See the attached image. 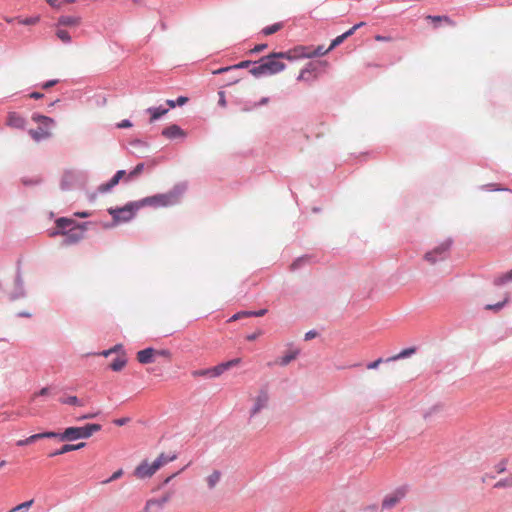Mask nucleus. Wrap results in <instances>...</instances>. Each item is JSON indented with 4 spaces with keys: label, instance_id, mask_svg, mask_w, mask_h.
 I'll return each instance as SVG.
<instances>
[{
    "label": "nucleus",
    "instance_id": "obj_1",
    "mask_svg": "<svg viewBox=\"0 0 512 512\" xmlns=\"http://www.w3.org/2000/svg\"><path fill=\"white\" fill-rule=\"evenodd\" d=\"M286 69V64L279 61L276 52H271L266 56L256 60L255 67L250 68L249 73L259 79L266 76L276 75Z\"/></svg>",
    "mask_w": 512,
    "mask_h": 512
},
{
    "label": "nucleus",
    "instance_id": "obj_2",
    "mask_svg": "<svg viewBox=\"0 0 512 512\" xmlns=\"http://www.w3.org/2000/svg\"><path fill=\"white\" fill-rule=\"evenodd\" d=\"M102 429V426L98 423H88L84 426H70L67 427L63 432H58V439L60 441H76L79 439H88L93 433L98 432Z\"/></svg>",
    "mask_w": 512,
    "mask_h": 512
},
{
    "label": "nucleus",
    "instance_id": "obj_3",
    "mask_svg": "<svg viewBox=\"0 0 512 512\" xmlns=\"http://www.w3.org/2000/svg\"><path fill=\"white\" fill-rule=\"evenodd\" d=\"M33 122L38 123L39 127L30 129L29 135L36 142H41L52 136L50 129L55 126V120L51 117L34 112L31 116Z\"/></svg>",
    "mask_w": 512,
    "mask_h": 512
},
{
    "label": "nucleus",
    "instance_id": "obj_4",
    "mask_svg": "<svg viewBox=\"0 0 512 512\" xmlns=\"http://www.w3.org/2000/svg\"><path fill=\"white\" fill-rule=\"evenodd\" d=\"M187 185L184 182L177 183L166 193L155 194V208L170 207L178 204L185 193Z\"/></svg>",
    "mask_w": 512,
    "mask_h": 512
},
{
    "label": "nucleus",
    "instance_id": "obj_5",
    "mask_svg": "<svg viewBox=\"0 0 512 512\" xmlns=\"http://www.w3.org/2000/svg\"><path fill=\"white\" fill-rule=\"evenodd\" d=\"M138 212L134 201L126 203L122 207H111L108 209V213L112 216L113 223L105 224V228H111L118 223H126L131 221Z\"/></svg>",
    "mask_w": 512,
    "mask_h": 512
},
{
    "label": "nucleus",
    "instance_id": "obj_6",
    "mask_svg": "<svg viewBox=\"0 0 512 512\" xmlns=\"http://www.w3.org/2000/svg\"><path fill=\"white\" fill-rule=\"evenodd\" d=\"M452 244H453L452 238L445 239L438 246H436L433 250L426 252L424 255V259L431 264H435L438 261L445 260L449 256V251H450Z\"/></svg>",
    "mask_w": 512,
    "mask_h": 512
},
{
    "label": "nucleus",
    "instance_id": "obj_7",
    "mask_svg": "<svg viewBox=\"0 0 512 512\" xmlns=\"http://www.w3.org/2000/svg\"><path fill=\"white\" fill-rule=\"evenodd\" d=\"M408 486L397 487L393 492L387 494L382 501L383 509H391L396 506L407 494Z\"/></svg>",
    "mask_w": 512,
    "mask_h": 512
},
{
    "label": "nucleus",
    "instance_id": "obj_8",
    "mask_svg": "<svg viewBox=\"0 0 512 512\" xmlns=\"http://www.w3.org/2000/svg\"><path fill=\"white\" fill-rule=\"evenodd\" d=\"M15 289L12 293L9 294V300L11 302L16 301L18 299L25 298L27 293L24 286V280L22 277L21 265L20 261L17 263V270L15 275Z\"/></svg>",
    "mask_w": 512,
    "mask_h": 512
},
{
    "label": "nucleus",
    "instance_id": "obj_9",
    "mask_svg": "<svg viewBox=\"0 0 512 512\" xmlns=\"http://www.w3.org/2000/svg\"><path fill=\"white\" fill-rule=\"evenodd\" d=\"M63 235L65 236L62 245L68 246L78 243L84 238L83 232L76 229L74 226L68 229V231H52L50 236Z\"/></svg>",
    "mask_w": 512,
    "mask_h": 512
},
{
    "label": "nucleus",
    "instance_id": "obj_10",
    "mask_svg": "<svg viewBox=\"0 0 512 512\" xmlns=\"http://www.w3.org/2000/svg\"><path fill=\"white\" fill-rule=\"evenodd\" d=\"M306 50L307 47L305 46H297L287 51L276 52V56L278 57L279 61L281 59H286L293 62L299 59H305Z\"/></svg>",
    "mask_w": 512,
    "mask_h": 512
},
{
    "label": "nucleus",
    "instance_id": "obj_11",
    "mask_svg": "<svg viewBox=\"0 0 512 512\" xmlns=\"http://www.w3.org/2000/svg\"><path fill=\"white\" fill-rule=\"evenodd\" d=\"M46 438H58V432L44 431V432L36 433V434H33L25 439L18 440L16 442V445L18 447H23V446L33 444L40 439H46Z\"/></svg>",
    "mask_w": 512,
    "mask_h": 512
},
{
    "label": "nucleus",
    "instance_id": "obj_12",
    "mask_svg": "<svg viewBox=\"0 0 512 512\" xmlns=\"http://www.w3.org/2000/svg\"><path fill=\"white\" fill-rule=\"evenodd\" d=\"M157 469H155L153 464H149L147 460L142 461L134 470V475L139 479L150 478L155 474Z\"/></svg>",
    "mask_w": 512,
    "mask_h": 512
},
{
    "label": "nucleus",
    "instance_id": "obj_13",
    "mask_svg": "<svg viewBox=\"0 0 512 512\" xmlns=\"http://www.w3.org/2000/svg\"><path fill=\"white\" fill-rule=\"evenodd\" d=\"M269 396L268 392L265 389H261L255 399V402L251 408L250 416L253 417L258 412H260L263 408H265L268 404Z\"/></svg>",
    "mask_w": 512,
    "mask_h": 512
},
{
    "label": "nucleus",
    "instance_id": "obj_14",
    "mask_svg": "<svg viewBox=\"0 0 512 512\" xmlns=\"http://www.w3.org/2000/svg\"><path fill=\"white\" fill-rule=\"evenodd\" d=\"M26 119L17 112H9L7 115V126L23 130L26 127Z\"/></svg>",
    "mask_w": 512,
    "mask_h": 512
},
{
    "label": "nucleus",
    "instance_id": "obj_15",
    "mask_svg": "<svg viewBox=\"0 0 512 512\" xmlns=\"http://www.w3.org/2000/svg\"><path fill=\"white\" fill-rule=\"evenodd\" d=\"M161 134L168 139L184 138L186 136L185 131L177 124L164 128Z\"/></svg>",
    "mask_w": 512,
    "mask_h": 512
},
{
    "label": "nucleus",
    "instance_id": "obj_16",
    "mask_svg": "<svg viewBox=\"0 0 512 512\" xmlns=\"http://www.w3.org/2000/svg\"><path fill=\"white\" fill-rule=\"evenodd\" d=\"M156 355V349L153 347H147L137 352V360L141 364H150L154 362Z\"/></svg>",
    "mask_w": 512,
    "mask_h": 512
},
{
    "label": "nucleus",
    "instance_id": "obj_17",
    "mask_svg": "<svg viewBox=\"0 0 512 512\" xmlns=\"http://www.w3.org/2000/svg\"><path fill=\"white\" fill-rule=\"evenodd\" d=\"M268 310L266 308L260 309V310H248V311H241L236 314H234L229 321H235L238 320L241 317H262L264 316Z\"/></svg>",
    "mask_w": 512,
    "mask_h": 512
},
{
    "label": "nucleus",
    "instance_id": "obj_18",
    "mask_svg": "<svg viewBox=\"0 0 512 512\" xmlns=\"http://www.w3.org/2000/svg\"><path fill=\"white\" fill-rule=\"evenodd\" d=\"M81 17L73 15H61L57 20V26H70L74 27L79 25Z\"/></svg>",
    "mask_w": 512,
    "mask_h": 512
},
{
    "label": "nucleus",
    "instance_id": "obj_19",
    "mask_svg": "<svg viewBox=\"0 0 512 512\" xmlns=\"http://www.w3.org/2000/svg\"><path fill=\"white\" fill-rule=\"evenodd\" d=\"M169 108H165L164 106L160 105L157 107H149L146 109V113L150 115V122H154L158 119H160L162 116H164L166 113H168Z\"/></svg>",
    "mask_w": 512,
    "mask_h": 512
},
{
    "label": "nucleus",
    "instance_id": "obj_20",
    "mask_svg": "<svg viewBox=\"0 0 512 512\" xmlns=\"http://www.w3.org/2000/svg\"><path fill=\"white\" fill-rule=\"evenodd\" d=\"M177 459V454L167 455L165 453H161L154 461L153 465L155 469H160L164 464L172 462Z\"/></svg>",
    "mask_w": 512,
    "mask_h": 512
},
{
    "label": "nucleus",
    "instance_id": "obj_21",
    "mask_svg": "<svg viewBox=\"0 0 512 512\" xmlns=\"http://www.w3.org/2000/svg\"><path fill=\"white\" fill-rule=\"evenodd\" d=\"M55 224L57 228L55 231H68V229L73 227L75 221L71 218L59 217L58 219H56Z\"/></svg>",
    "mask_w": 512,
    "mask_h": 512
},
{
    "label": "nucleus",
    "instance_id": "obj_22",
    "mask_svg": "<svg viewBox=\"0 0 512 512\" xmlns=\"http://www.w3.org/2000/svg\"><path fill=\"white\" fill-rule=\"evenodd\" d=\"M171 497V493H166L159 498H151L149 501L153 502V508L158 512L163 509L164 505L171 499Z\"/></svg>",
    "mask_w": 512,
    "mask_h": 512
},
{
    "label": "nucleus",
    "instance_id": "obj_23",
    "mask_svg": "<svg viewBox=\"0 0 512 512\" xmlns=\"http://www.w3.org/2000/svg\"><path fill=\"white\" fill-rule=\"evenodd\" d=\"M311 261V256L309 255H302L300 257H297L290 265L291 271H297L304 267L305 265L309 264Z\"/></svg>",
    "mask_w": 512,
    "mask_h": 512
},
{
    "label": "nucleus",
    "instance_id": "obj_24",
    "mask_svg": "<svg viewBox=\"0 0 512 512\" xmlns=\"http://www.w3.org/2000/svg\"><path fill=\"white\" fill-rule=\"evenodd\" d=\"M415 352H416V347H408V348L401 350L398 354H396L392 357H388L387 359H385V361L390 362V361H395V360H399V359H405V358H408L411 355H413Z\"/></svg>",
    "mask_w": 512,
    "mask_h": 512
},
{
    "label": "nucleus",
    "instance_id": "obj_25",
    "mask_svg": "<svg viewBox=\"0 0 512 512\" xmlns=\"http://www.w3.org/2000/svg\"><path fill=\"white\" fill-rule=\"evenodd\" d=\"M119 181L114 177L112 176V178L105 182V183H102L100 184L98 187H97V192L98 193H101V194H105V193H108L110 192L116 185H118Z\"/></svg>",
    "mask_w": 512,
    "mask_h": 512
},
{
    "label": "nucleus",
    "instance_id": "obj_26",
    "mask_svg": "<svg viewBox=\"0 0 512 512\" xmlns=\"http://www.w3.org/2000/svg\"><path fill=\"white\" fill-rule=\"evenodd\" d=\"M145 163H138L131 171L128 172L125 182H129L138 177L144 170Z\"/></svg>",
    "mask_w": 512,
    "mask_h": 512
},
{
    "label": "nucleus",
    "instance_id": "obj_27",
    "mask_svg": "<svg viewBox=\"0 0 512 512\" xmlns=\"http://www.w3.org/2000/svg\"><path fill=\"white\" fill-rule=\"evenodd\" d=\"M509 282H512V269L493 280L495 286H503Z\"/></svg>",
    "mask_w": 512,
    "mask_h": 512
},
{
    "label": "nucleus",
    "instance_id": "obj_28",
    "mask_svg": "<svg viewBox=\"0 0 512 512\" xmlns=\"http://www.w3.org/2000/svg\"><path fill=\"white\" fill-rule=\"evenodd\" d=\"M126 364L127 359L125 357H116L109 365V368L112 371L119 372L125 367Z\"/></svg>",
    "mask_w": 512,
    "mask_h": 512
},
{
    "label": "nucleus",
    "instance_id": "obj_29",
    "mask_svg": "<svg viewBox=\"0 0 512 512\" xmlns=\"http://www.w3.org/2000/svg\"><path fill=\"white\" fill-rule=\"evenodd\" d=\"M136 207H137V210H139L140 208L142 207H146V206H150V207H153L155 208V198H154V195L152 196H148V197H144L138 201H134Z\"/></svg>",
    "mask_w": 512,
    "mask_h": 512
},
{
    "label": "nucleus",
    "instance_id": "obj_30",
    "mask_svg": "<svg viewBox=\"0 0 512 512\" xmlns=\"http://www.w3.org/2000/svg\"><path fill=\"white\" fill-rule=\"evenodd\" d=\"M283 27V23L282 22H277V23H274L272 25H268L266 27H264L262 30H261V33L265 36H269V35H272L276 32H278L279 30H281Z\"/></svg>",
    "mask_w": 512,
    "mask_h": 512
},
{
    "label": "nucleus",
    "instance_id": "obj_31",
    "mask_svg": "<svg viewBox=\"0 0 512 512\" xmlns=\"http://www.w3.org/2000/svg\"><path fill=\"white\" fill-rule=\"evenodd\" d=\"M329 52L330 51H327V49H324L323 45H319L312 52H307L306 51L305 58L311 59V58H314V57H321V56H324V55L328 54Z\"/></svg>",
    "mask_w": 512,
    "mask_h": 512
},
{
    "label": "nucleus",
    "instance_id": "obj_32",
    "mask_svg": "<svg viewBox=\"0 0 512 512\" xmlns=\"http://www.w3.org/2000/svg\"><path fill=\"white\" fill-rule=\"evenodd\" d=\"M221 477V472L218 470H214L208 477H207V485L209 489H213L216 484L219 482Z\"/></svg>",
    "mask_w": 512,
    "mask_h": 512
},
{
    "label": "nucleus",
    "instance_id": "obj_33",
    "mask_svg": "<svg viewBox=\"0 0 512 512\" xmlns=\"http://www.w3.org/2000/svg\"><path fill=\"white\" fill-rule=\"evenodd\" d=\"M188 97L186 96H179L176 99H168L166 101V104L169 106V108H175L177 106H183L188 102Z\"/></svg>",
    "mask_w": 512,
    "mask_h": 512
},
{
    "label": "nucleus",
    "instance_id": "obj_34",
    "mask_svg": "<svg viewBox=\"0 0 512 512\" xmlns=\"http://www.w3.org/2000/svg\"><path fill=\"white\" fill-rule=\"evenodd\" d=\"M298 351L295 350V351H290L289 353L285 354L284 356H282L279 360V364L281 366H287L291 361H293L294 359H296L297 355H298Z\"/></svg>",
    "mask_w": 512,
    "mask_h": 512
},
{
    "label": "nucleus",
    "instance_id": "obj_35",
    "mask_svg": "<svg viewBox=\"0 0 512 512\" xmlns=\"http://www.w3.org/2000/svg\"><path fill=\"white\" fill-rule=\"evenodd\" d=\"M60 402L62 404L72 405V406H83V402L77 396H68L66 398H61Z\"/></svg>",
    "mask_w": 512,
    "mask_h": 512
},
{
    "label": "nucleus",
    "instance_id": "obj_36",
    "mask_svg": "<svg viewBox=\"0 0 512 512\" xmlns=\"http://www.w3.org/2000/svg\"><path fill=\"white\" fill-rule=\"evenodd\" d=\"M68 452H72L71 444H64L61 448L50 452L48 456L52 458Z\"/></svg>",
    "mask_w": 512,
    "mask_h": 512
},
{
    "label": "nucleus",
    "instance_id": "obj_37",
    "mask_svg": "<svg viewBox=\"0 0 512 512\" xmlns=\"http://www.w3.org/2000/svg\"><path fill=\"white\" fill-rule=\"evenodd\" d=\"M56 36L65 44H70L72 41L69 32L64 29H58L56 31Z\"/></svg>",
    "mask_w": 512,
    "mask_h": 512
},
{
    "label": "nucleus",
    "instance_id": "obj_38",
    "mask_svg": "<svg viewBox=\"0 0 512 512\" xmlns=\"http://www.w3.org/2000/svg\"><path fill=\"white\" fill-rule=\"evenodd\" d=\"M256 60H243L237 64L232 65L233 69H245L255 67Z\"/></svg>",
    "mask_w": 512,
    "mask_h": 512
},
{
    "label": "nucleus",
    "instance_id": "obj_39",
    "mask_svg": "<svg viewBox=\"0 0 512 512\" xmlns=\"http://www.w3.org/2000/svg\"><path fill=\"white\" fill-rule=\"evenodd\" d=\"M480 188H481V190L490 191V192H494V191H510L507 188L500 187L496 183H488V184L482 185Z\"/></svg>",
    "mask_w": 512,
    "mask_h": 512
},
{
    "label": "nucleus",
    "instance_id": "obj_40",
    "mask_svg": "<svg viewBox=\"0 0 512 512\" xmlns=\"http://www.w3.org/2000/svg\"><path fill=\"white\" fill-rule=\"evenodd\" d=\"M512 487V476L500 479L494 484V488H508Z\"/></svg>",
    "mask_w": 512,
    "mask_h": 512
},
{
    "label": "nucleus",
    "instance_id": "obj_41",
    "mask_svg": "<svg viewBox=\"0 0 512 512\" xmlns=\"http://www.w3.org/2000/svg\"><path fill=\"white\" fill-rule=\"evenodd\" d=\"M33 502H34L33 499L25 501V502L17 505L16 507H14L12 510H10V512H16V511L25 512L32 506Z\"/></svg>",
    "mask_w": 512,
    "mask_h": 512
},
{
    "label": "nucleus",
    "instance_id": "obj_42",
    "mask_svg": "<svg viewBox=\"0 0 512 512\" xmlns=\"http://www.w3.org/2000/svg\"><path fill=\"white\" fill-rule=\"evenodd\" d=\"M193 377H205V378H212L211 376V369L205 368V369H199L192 371Z\"/></svg>",
    "mask_w": 512,
    "mask_h": 512
},
{
    "label": "nucleus",
    "instance_id": "obj_43",
    "mask_svg": "<svg viewBox=\"0 0 512 512\" xmlns=\"http://www.w3.org/2000/svg\"><path fill=\"white\" fill-rule=\"evenodd\" d=\"M508 302V297H505V299L501 302L495 303V304H487L485 306L486 310H493V311H499L501 310L505 304Z\"/></svg>",
    "mask_w": 512,
    "mask_h": 512
},
{
    "label": "nucleus",
    "instance_id": "obj_44",
    "mask_svg": "<svg viewBox=\"0 0 512 512\" xmlns=\"http://www.w3.org/2000/svg\"><path fill=\"white\" fill-rule=\"evenodd\" d=\"M345 37L343 36V34L337 36L336 38H334L331 43H330V46L327 48V51H332L334 50L336 47H338L339 45H341L344 41H345Z\"/></svg>",
    "mask_w": 512,
    "mask_h": 512
},
{
    "label": "nucleus",
    "instance_id": "obj_45",
    "mask_svg": "<svg viewBox=\"0 0 512 512\" xmlns=\"http://www.w3.org/2000/svg\"><path fill=\"white\" fill-rule=\"evenodd\" d=\"M40 20L39 16H33V17H26L22 20H20V24L22 25H26V26H29V25H34L36 23H38Z\"/></svg>",
    "mask_w": 512,
    "mask_h": 512
},
{
    "label": "nucleus",
    "instance_id": "obj_46",
    "mask_svg": "<svg viewBox=\"0 0 512 512\" xmlns=\"http://www.w3.org/2000/svg\"><path fill=\"white\" fill-rule=\"evenodd\" d=\"M122 475H123V469L120 468L117 471H115L109 478H107L106 480L102 481V483L103 484L111 483L112 481H115L118 478H120Z\"/></svg>",
    "mask_w": 512,
    "mask_h": 512
},
{
    "label": "nucleus",
    "instance_id": "obj_47",
    "mask_svg": "<svg viewBox=\"0 0 512 512\" xmlns=\"http://www.w3.org/2000/svg\"><path fill=\"white\" fill-rule=\"evenodd\" d=\"M268 48V44L267 43H261V44H257L255 45L251 50H250V54H258L262 51H264L265 49Z\"/></svg>",
    "mask_w": 512,
    "mask_h": 512
},
{
    "label": "nucleus",
    "instance_id": "obj_48",
    "mask_svg": "<svg viewBox=\"0 0 512 512\" xmlns=\"http://www.w3.org/2000/svg\"><path fill=\"white\" fill-rule=\"evenodd\" d=\"M58 83H59V80H58V79H50V80H48V81L43 82V83L40 85V87H41L42 89L47 90V89H49V88H51V87L55 86V85H56V84H58Z\"/></svg>",
    "mask_w": 512,
    "mask_h": 512
},
{
    "label": "nucleus",
    "instance_id": "obj_49",
    "mask_svg": "<svg viewBox=\"0 0 512 512\" xmlns=\"http://www.w3.org/2000/svg\"><path fill=\"white\" fill-rule=\"evenodd\" d=\"M132 122L129 119H123L119 123L116 124V127L119 129H126L132 127Z\"/></svg>",
    "mask_w": 512,
    "mask_h": 512
},
{
    "label": "nucleus",
    "instance_id": "obj_50",
    "mask_svg": "<svg viewBox=\"0 0 512 512\" xmlns=\"http://www.w3.org/2000/svg\"><path fill=\"white\" fill-rule=\"evenodd\" d=\"M382 362H386V361H385L383 358H378V359H376L375 361L369 362V363L367 364V369H370V370L376 369V368H378V366H379Z\"/></svg>",
    "mask_w": 512,
    "mask_h": 512
},
{
    "label": "nucleus",
    "instance_id": "obj_51",
    "mask_svg": "<svg viewBox=\"0 0 512 512\" xmlns=\"http://www.w3.org/2000/svg\"><path fill=\"white\" fill-rule=\"evenodd\" d=\"M130 418L129 417H122V418H117V419H114L113 420V423L116 425V426H124L126 425L128 422H130Z\"/></svg>",
    "mask_w": 512,
    "mask_h": 512
},
{
    "label": "nucleus",
    "instance_id": "obj_52",
    "mask_svg": "<svg viewBox=\"0 0 512 512\" xmlns=\"http://www.w3.org/2000/svg\"><path fill=\"white\" fill-rule=\"evenodd\" d=\"M429 19H431L432 21H437V22H440L442 20L446 21V22H449L451 23L452 21L450 20V18L448 16H441V15H435V16H428Z\"/></svg>",
    "mask_w": 512,
    "mask_h": 512
},
{
    "label": "nucleus",
    "instance_id": "obj_53",
    "mask_svg": "<svg viewBox=\"0 0 512 512\" xmlns=\"http://www.w3.org/2000/svg\"><path fill=\"white\" fill-rule=\"evenodd\" d=\"M210 369H211V376H212V378L219 377L220 375L223 374V372L221 371L219 365H216L214 367H210Z\"/></svg>",
    "mask_w": 512,
    "mask_h": 512
},
{
    "label": "nucleus",
    "instance_id": "obj_54",
    "mask_svg": "<svg viewBox=\"0 0 512 512\" xmlns=\"http://www.w3.org/2000/svg\"><path fill=\"white\" fill-rule=\"evenodd\" d=\"M495 469H496V472L497 473H503L506 471V460H502L500 461L496 466H495Z\"/></svg>",
    "mask_w": 512,
    "mask_h": 512
},
{
    "label": "nucleus",
    "instance_id": "obj_55",
    "mask_svg": "<svg viewBox=\"0 0 512 512\" xmlns=\"http://www.w3.org/2000/svg\"><path fill=\"white\" fill-rule=\"evenodd\" d=\"M218 95H219L218 105L221 107H226L227 102H226V98H225V92L219 91Z\"/></svg>",
    "mask_w": 512,
    "mask_h": 512
},
{
    "label": "nucleus",
    "instance_id": "obj_56",
    "mask_svg": "<svg viewBox=\"0 0 512 512\" xmlns=\"http://www.w3.org/2000/svg\"><path fill=\"white\" fill-rule=\"evenodd\" d=\"M317 335H318V332L316 330H314V329L309 330L308 332L305 333L304 340L309 341V340L315 338Z\"/></svg>",
    "mask_w": 512,
    "mask_h": 512
},
{
    "label": "nucleus",
    "instance_id": "obj_57",
    "mask_svg": "<svg viewBox=\"0 0 512 512\" xmlns=\"http://www.w3.org/2000/svg\"><path fill=\"white\" fill-rule=\"evenodd\" d=\"M303 69H308L307 74H311L317 71V65L314 62H308Z\"/></svg>",
    "mask_w": 512,
    "mask_h": 512
},
{
    "label": "nucleus",
    "instance_id": "obj_58",
    "mask_svg": "<svg viewBox=\"0 0 512 512\" xmlns=\"http://www.w3.org/2000/svg\"><path fill=\"white\" fill-rule=\"evenodd\" d=\"M90 224V222H82V223H77L75 221V224H73V226L76 228V229H79L81 230L83 233L86 231L87 229V226Z\"/></svg>",
    "mask_w": 512,
    "mask_h": 512
},
{
    "label": "nucleus",
    "instance_id": "obj_59",
    "mask_svg": "<svg viewBox=\"0 0 512 512\" xmlns=\"http://www.w3.org/2000/svg\"><path fill=\"white\" fill-rule=\"evenodd\" d=\"M127 174L126 170H118L113 176L120 182L121 179L127 177Z\"/></svg>",
    "mask_w": 512,
    "mask_h": 512
},
{
    "label": "nucleus",
    "instance_id": "obj_60",
    "mask_svg": "<svg viewBox=\"0 0 512 512\" xmlns=\"http://www.w3.org/2000/svg\"><path fill=\"white\" fill-rule=\"evenodd\" d=\"M131 145L135 146V147H148V143L146 141H143V140H140V139L133 140L131 142Z\"/></svg>",
    "mask_w": 512,
    "mask_h": 512
},
{
    "label": "nucleus",
    "instance_id": "obj_61",
    "mask_svg": "<svg viewBox=\"0 0 512 512\" xmlns=\"http://www.w3.org/2000/svg\"><path fill=\"white\" fill-rule=\"evenodd\" d=\"M140 512H157V511H155L153 508V502L147 500L144 509Z\"/></svg>",
    "mask_w": 512,
    "mask_h": 512
},
{
    "label": "nucleus",
    "instance_id": "obj_62",
    "mask_svg": "<svg viewBox=\"0 0 512 512\" xmlns=\"http://www.w3.org/2000/svg\"><path fill=\"white\" fill-rule=\"evenodd\" d=\"M22 183H23V185H25V186H31V185H36V184H38V183H39V181H38V180H36V179L23 178V179H22Z\"/></svg>",
    "mask_w": 512,
    "mask_h": 512
},
{
    "label": "nucleus",
    "instance_id": "obj_63",
    "mask_svg": "<svg viewBox=\"0 0 512 512\" xmlns=\"http://www.w3.org/2000/svg\"><path fill=\"white\" fill-rule=\"evenodd\" d=\"M307 72L308 69H302L299 75L297 76V81L308 80V77L306 76Z\"/></svg>",
    "mask_w": 512,
    "mask_h": 512
},
{
    "label": "nucleus",
    "instance_id": "obj_64",
    "mask_svg": "<svg viewBox=\"0 0 512 512\" xmlns=\"http://www.w3.org/2000/svg\"><path fill=\"white\" fill-rule=\"evenodd\" d=\"M29 97L32 98V99H35V100H38V99H41L44 97V94L41 93V92H38V91H32L30 94H29Z\"/></svg>",
    "mask_w": 512,
    "mask_h": 512
}]
</instances>
